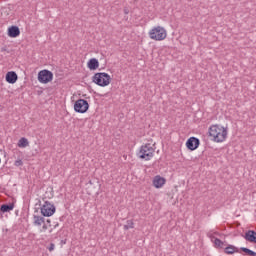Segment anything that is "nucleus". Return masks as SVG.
Listing matches in <instances>:
<instances>
[{
  "instance_id": "aec40b11",
  "label": "nucleus",
  "mask_w": 256,
  "mask_h": 256,
  "mask_svg": "<svg viewBox=\"0 0 256 256\" xmlns=\"http://www.w3.org/2000/svg\"><path fill=\"white\" fill-rule=\"evenodd\" d=\"M241 251H243V253H246L247 255H250V256H255L256 253L252 250H249L248 248H241Z\"/></svg>"
},
{
  "instance_id": "9d476101",
  "label": "nucleus",
  "mask_w": 256,
  "mask_h": 256,
  "mask_svg": "<svg viewBox=\"0 0 256 256\" xmlns=\"http://www.w3.org/2000/svg\"><path fill=\"white\" fill-rule=\"evenodd\" d=\"M8 35L12 38L19 37V35H21V31L19 30V27L11 26L8 29Z\"/></svg>"
},
{
  "instance_id": "f3484780",
  "label": "nucleus",
  "mask_w": 256,
  "mask_h": 256,
  "mask_svg": "<svg viewBox=\"0 0 256 256\" xmlns=\"http://www.w3.org/2000/svg\"><path fill=\"white\" fill-rule=\"evenodd\" d=\"M237 251V248L233 245H229L224 249L226 255H233Z\"/></svg>"
},
{
  "instance_id": "a211bd4d",
  "label": "nucleus",
  "mask_w": 256,
  "mask_h": 256,
  "mask_svg": "<svg viewBox=\"0 0 256 256\" xmlns=\"http://www.w3.org/2000/svg\"><path fill=\"white\" fill-rule=\"evenodd\" d=\"M213 239L215 247H219L220 249H223L225 247V243L221 241L219 238H212V241Z\"/></svg>"
},
{
  "instance_id": "5701e85b",
  "label": "nucleus",
  "mask_w": 256,
  "mask_h": 256,
  "mask_svg": "<svg viewBox=\"0 0 256 256\" xmlns=\"http://www.w3.org/2000/svg\"><path fill=\"white\" fill-rule=\"evenodd\" d=\"M14 165H15V167H21L23 165V161L22 160H16L14 162Z\"/></svg>"
},
{
  "instance_id": "a878e982",
  "label": "nucleus",
  "mask_w": 256,
  "mask_h": 256,
  "mask_svg": "<svg viewBox=\"0 0 256 256\" xmlns=\"http://www.w3.org/2000/svg\"><path fill=\"white\" fill-rule=\"evenodd\" d=\"M47 223H51V220H47Z\"/></svg>"
},
{
  "instance_id": "bb28decb",
  "label": "nucleus",
  "mask_w": 256,
  "mask_h": 256,
  "mask_svg": "<svg viewBox=\"0 0 256 256\" xmlns=\"http://www.w3.org/2000/svg\"><path fill=\"white\" fill-rule=\"evenodd\" d=\"M125 13H126V15H127V13H129V12H127V10H125Z\"/></svg>"
},
{
  "instance_id": "6e6552de",
  "label": "nucleus",
  "mask_w": 256,
  "mask_h": 256,
  "mask_svg": "<svg viewBox=\"0 0 256 256\" xmlns=\"http://www.w3.org/2000/svg\"><path fill=\"white\" fill-rule=\"evenodd\" d=\"M199 139L195 137H191L186 142V147L190 149V151H195L199 147Z\"/></svg>"
},
{
  "instance_id": "ddd939ff",
  "label": "nucleus",
  "mask_w": 256,
  "mask_h": 256,
  "mask_svg": "<svg viewBox=\"0 0 256 256\" xmlns=\"http://www.w3.org/2000/svg\"><path fill=\"white\" fill-rule=\"evenodd\" d=\"M256 237V232L253 230H249L245 233L244 239L249 241V243H254Z\"/></svg>"
},
{
  "instance_id": "dca6fc26",
  "label": "nucleus",
  "mask_w": 256,
  "mask_h": 256,
  "mask_svg": "<svg viewBox=\"0 0 256 256\" xmlns=\"http://www.w3.org/2000/svg\"><path fill=\"white\" fill-rule=\"evenodd\" d=\"M18 147L20 148H25V147H29V140H27V138L23 137L18 141Z\"/></svg>"
},
{
  "instance_id": "423d86ee",
  "label": "nucleus",
  "mask_w": 256,
  "mask_h": 256,
  "mask_svg": "<svg viewBox=\"0 0 256 256\" xmlns=\"http://www.w3.org/2000/svg\"><path fill=\"white\" fill-rule=\"evenodd\" d=\"M38 81L40 83H50V81H53V72L49 70H41L38 73Z\"/></svg>"
},
{
  "instance_id": "1a4fd4ad",
  "label": "nucleus",
  "mask_w": 256,
  "mask_h": 256,
  "mask_svg": "<svg viewBox=\"0 0 256 256\" xmlns=\"http://www.w3.org/2000/svg\"><path fill=\"white\" fill-rule=\"evenodd\" d=\"M166 182L167 180H165V178L161 177L160 175L155 176L153 179V185L156 189H161V187H163Z\"/></svg>"
},
{
  "instance_id": "412c9836",
  "label": "nucleus",
  "mask_w": 256,
  "mask_h": 256,
  "mask_svg": "<svg viewBox=\"0 0 256 256\" xmlns=\"http://www.w3.org/2000/svg\"><path fill=\"white\" fill-rule=\"evenodd\" d=\"M241 251H243V253H246L247 255H250V256H255L256 253L252 250H249L248 248H241Z\"/></svg>"
},
{
  "instance_id": "7ed1b4c3",
  "label": "nucleus",
  "mask_w": 256,
  "mask_h": 256,
  "mask_svg": "<svg viewBox=\"0 0 256 256\" xmlns=\"http://www.w3.org/2000/svg\"><path fill=\"white\" fill-rule=\"evenodd\" d=\"M148 35L153 41H165L167 39V30L162 26H156L149 31Z\"/></svg>"
},
{
  "instance_id": "393cba45",
  "label": "nucleus",
  "mask_w": 256,
  "mask_h": 256,
  "mask_svg": "<svg viewBox=\"0 0 256 256\" xmlns=\"http://www.w3.org/2000/svg\"><path fill=\"white\" fill-rule=\"evenodd\" d=\"M42 231H47V225L45 223L42 226Z\"/></svg>"
},
{
  "instance_id": "0eeeda50",
  "label": "nucleus",
  "mask_w": 256,
  "mask_h": 256,
  "mask_svg": "<svg viewBox=\"0 0 256 256\" xmlns=\"http://www.w3.org/2000/svg\"><path fill=\"white\" fill-rule=\"evenodd\" d=\"M41 213L44 217H51L55 214V205L51 204L49 201H46L41 208Z\"/></svg>"
},
{
  "instance_id": "f257e3e1",
  "label": "nucleus",
  "mask_w": 256,
  "mask_h": 256,
  "mask_svg": "<svg viewBox=\"0 0 256 256\" xmlns=\"http://www.w3.org/2000/svg\"><path fill=\"white\" fill-rule=\"evenodd\" d=\"M209 135L215 143H223L227 139V128L221 125H212L209 128Z\"/></svg>"
},
{
  "instance_id": "9b49d317",
  "label": "nucleus",
  "mask_w": 256,
  "mask_h": 256,
  "mask_svg": "<svg viewBox=\"0 0 256 256\" xmlns=\"http://www.w3.org/2000/svg\"><path fill=\"white\" fill-rule=\"evenodd\" d=\"M17 79H18L17 73H15L13 71L8 72L6 74L7 83H11L13 85V83H17Z\"/></svg>"
},
{
  "instance_id": "2eb2a0df",
  "label": "nucleus",
  "mask_w": 256,
  "mask_h": 256,
  "mask_svg": "<svg viewBox=\"0 0 256 256\" xmlns=\"http://www.w3.org/2000/svg\"><path fill=\"white\" fill-rule=\"evenodd\" d=\"M14 207L13 204H3L0 211H2V213H9V211H13Z\"/></svg>"
},
{
  "instance_id": "f8f14e48",
  "label": "nucleus",
  "mask_w": 256,
  "mask_h": 256,
  "mask_svg": "<svg viewBox=\"0 0 256 256\" xmlns=\"http://www.w3.org/2000/svg\"><path fill=\"white\" fill-rule=\"evenodd\" d=\"M87 65L90 71H95V69H99V60H97L96 58H92L88 61Z\"/></svg>"
},
{
  "instance_id": "6ab92c4d",
  "label": "nucleus",
  "mask_w": 256,
  "mask_h": 256,
  "mask_svg": "<svg viewBox=\"0 0 256 256\" xmlns=\"http://www.w3.org/2000/svg\"><path fill=\"white\" fill-rule=\"evenodd\" d=\"M241 251H243V253H246L247 255H250V256H255L256 253L252 250H249L248 248H241Z\"/></svg>"
},
{
  "instance_id": "f03ea898",
  "label": "nucleus",
  "mask_w": 256,
  "mask_h": 256,
  "mask_svg": "<svg viewBox=\"0 0 256 256\" xmlns=\"http://www.w3.org/2000/svg\"><path fill=\"white\" fill-rule=\"evenodd\" d=\"M155 149V142L151 140L150 142L140 147L138 157L140 159H144V161H151V159H153V157L155 156Z\"/></svg>"
},
{
  "instance_id": "20e7f679",
  "label": "nucleus",
  "mask_w": 256,
  "mask_h": 256,
  "mask_svg": "<svg viewBox=\"0 0 256 256\" xmlns=\"http://www.w3.org/2000/svg\"><path fill=\"white\" fill-rule=\"evenodd\" d=\"M93 82L100 87H107L111 83V76L107 73H96L93 76Z\"/></svg>"
},
{
  "instance_id": "4468645a",
  "label": "nucleus",
  "mask_w": 256,
  "mask_h": 256,
  "mask_svg": "<svg viewBox=\"0 0 256 256\" xmlns=\"http://www.w3.org/2000/svg\"><path fill=\"white\" fill-rule=\"evenodd\" d=\"M33 223L36 227H41V225L45 224V218L43 216L34 215Z\"/></svg>"
},
{
  "instance_id": "39448f33",
  "label": "nucleus",
  "mask_w": 256,
  "mask_h": 256,
  "mask_svg": "<svg viewBox=\"0 0 256 256\" xmlns=\"http://www.w3.org/2000/svg\"><path fill=\"white\" fill-rule=\"evenodd\" d=\"M74 111L76 113H87L89 111V102L85 99H79L74 104Z\"/></svg>"
},
{
  "instance_id": "b1692460",
  "label": "nucleus",
  "mask_w": 256,
  "mask_h": 256,
  "mask_svg": "<svg viewBox=\"0 0 256 256\" xmlns=\"http://www.w3.org/2000/svg\"><path fill=\"white\" fill-rule=\"evenodd\" d=\"M48 250L51 251H55V244L51 243L50 246L48 247Z\"/></svg>"
},
{
  "instance_id": "4be33fe9",
  "label": "nucleus",
  "mask_w": 256,
  "mask_h": 256,
  "mask_svg": "<svg viewBox=\"0 0 256 256\" xmlns=\"http://www.w3.org/2000/svg\"><path fill=\"white\" fill-rule=\"evenodd\" d=\"M133 225H134L133 220H128L127 225L124 226V229H126V230L127 229H133V227H134Z\"/></svg>"
}]
</instances>
